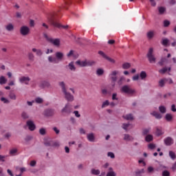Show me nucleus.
I'll return each instance as SVG.
<instances>
[{
  "mask_svg": "<svg viewBox=\"0 0 176 176\" xmlns=\"http://www.w3.org/2000/svg\"><path fill=\"white\" fill-rule=\"evenodd\" d=\"M20 83H24L25 85H29L31 78L28 76H21L19 78Z\"/></svg>",
  "mask_w": 176,
  "mask_h": 176,
  "instance_id": "8",
  "label": "nucleus"
},
{
  "mask_svg": "<svg viewBox=\"0 0 176 176\" xmlns=\"http://www.w3.org/2000/svg\"><path fill=\"white\" fill-rule=\"evenodd\" d=\"M156 135H162V134H164V133H163V131H162V129H159V128H157V129H156Z\"/></svg>",
  "mask_w": 176,
  "mask_h": 176,
  "instance_id": "46",
  "label": "nucleus"
},
{
  "mask_svg": "<svg viewBox=\"0 0 176 176\" xmlns=\"http://www.w3.org/2000/svg\"><path fill=\"white\" fill-rule=\"evenodd\" d=\"M48 61L49 63H52V64H58V63H60L58 59L52 56H48Z\"/></svg>",
  "mask_w": 176,
  "mask_h": 176,
  "instance_id": "16",
  "label": "nucleus"
},
{
  "mask_svg": "<svg viewBox=\"0 0 176 176\" xmlns=\"http://www.w3.org/2000/svg\"><path fill=\"white\" fill-rule=\"evenodd\" d=\"M118 74H119L118 71L114 70L113 72H111V74L109 75L110 79L112 80V82H116V80H118V77L116 76V75H118Z\"/></svg>",
  "mask_w": 176,
  "mask_h": 176,
  "instance_id": "6",
  "label": "nucleus"
},
{
  "mask_svg": "<svg viewBox=\"0 0 176 176\" xmlns=\"http://www.w3.org/2000/svg\"><path fill=\"white\" fill-rule=\"evenodd\" d=\"M21 118H23V119H28L30 116H28V113H27L25 111H23L21 113Z\"/></svg>",
  "mask_w": 176,
  "mask_h": 176,
  "instance_id": "45",
  "label": "nucleus"
},
{
  "mask_svg": "<svg viewBox=\"0 0 176 176\" xmlns=\"http://www.w3.org/2000/svg\"><path fill=\"white\" fill-rule=\"evenodd\" d=\"M158 10H159L160 14H163V13H164V12H166V8L159 7Z\"/></svg>",
  "mask_w": 176,
  "mask_h": 176,
  "instance_id": "44",
  "label": "nucleus"
},
{
  "mask_svg": "<svg viewBox=\"0 0 176 176\" xmlns=\"http://www.w3.org/2000/svg\"><path fill=\"white\" fill-rule=\"evenodd\" d=\"M39 87L45 89V87H50V82L49 81H41L39 84Z\"/></svg>",
  "mask_w": 176,
  "mask_h": 176,
  "instance_id": "14",
  "label": "nucleus"
},
{
  "mask_svg": "<svg viewBox=\"0 0 176 176\" xmlns=\"http://www.w3.org/2000/svg\"><path fill=\"white\" fill-rule=\"evenodd\" d=\"M144 173H145V170L144 168L138 169L135 171V175L136 176H140V175H142V174H144Z\"/></svg>",
  "mask_w": 176,
  "mask_h": 176,
  "instance_id": "26",
  "label": "nucleus"
},
{
  "mask_svg": "<svg viewBox=\"0 0 176 176\" xmlns=\"http://www.w3.org/2000/svg\"><path fill=\"white\" fill-rule=\"evenodd\" d=\"M105 59L107 60V61H109V63H111V64H115V63H116L114 59H113L112 58H110L108 56L105 58Z\"/></svg>",
  "mask_w": 176,
  "mask_h": 176,
  "instance_id": "48",
  "label": "nucleus"
},
{
  "mask_svg": "<svg viewBox=\"0 0 176 176\" xmlns=\"http://www.w3.org/2000/svg\"><path fill=\"white\" fill-rule=\"evenodd\" d=\"M27 126H28L30 131H34L36 129V126L32 120L27 121Z\"/></svg>",
  "mask_w": 176,
  "mask_h": 176,
  "instance_id": "10",
  "label": "nucleus"
},
{
  "mask_svg": "<svg viewBox=\"0 0 176 176\" xmlns=\"http://www.w3.org/2000/svg\"><path fill=\"white\" fill-rule=\"evenodd\" d=\"M162 175L163 176H170V172H168V170H164L162 172Z\"/></svg>",
  "mask_w": 176,
  "mask_h": 176,
  "instance_id": "59",
  "label": "nucleus"
},
{
  "mask_svg": "<svg viewBox=\"0 0 176 176\" xmlns=\"http://www.w3.org/2000/svg\"><path fill=\"white\" fill-rule=\"evenodd\" d=\"M62 112L71 113V112H72V106L69 103L66 104L65 107L62 109Z\"/></svg>",
  "mask_w": 176,
  "mask_h": 176,
  "instance_id": "7",
  "label": "nucleus"
},
{
  "mask_svg": "<svg viewBox=\"0 0 176 176\" xmlns=\"http://www.w3.org/2000/svg\"><path fill=\"white\" fill-rule=\"evenodd\" d=\"M131 67V65L129 63H125L122 65L123 69H129Z\"/></svg>",
  "mask_w": 176,
  "mask_h": 176,
  "instance_id": "39",
  "label": "nucleus"
},
{
  "mask_svg": "<svg viewBox=\"0 0 176 176\" xmlns=\"http://www.w3.org/2000/svg\"><path fill=\"white\" fill-rule=\"evenodd\" d=\"M107 155L109 156V157H111V159H115V154L112 152H109L107 153Z\"/></svg>",
  "mask_w": 176,
  "mask_h": 176,
  "instance_id": "53",
  "label": "nucleus"
},
{
  "mask_svg": "<svg viewBox=\"0 0 176 176\" xmlns=\"http://www.w3.org/2000/svg\"><path fill=\"white\" fill-rule=\"evenodd\" d=\"M35 101L37 104H42V102H43V99H42L41 98H36L35 99Z\"/></svg>",
  "mask_w": 176,
  "mask_h": 176,
  "instance_id": "51",
  "label": "nucleus"
},
{
  "mask_svg": "<svg viewBox=\"0 0 176 176\" xmlns=\"http://www.w3.org/2000/svg\"><path fill=\"white\" fill-rule=\"evenodd\" d=\"M5 138H10L12 137V133L10 132H8L4 135Z\"/></svg>",
  "mask_w": 176,
  "mask_h": 176,
  "instance_id": "56",
  "label": "nucleus"
},
{
  "mask_svg": "<svg viewBox=\"0 0 176 176\" xmlns=\"http://www.w3.org/2000/svg\"><path fill=\"white\" fill-rule=\"evenodd\" d=\"M95 64H96V62L94 60H85L86 67H92V65H94Z\"/></svg>",
  "mask_w": 176,
  "mask_h": 176,
  "instance_id": "27",
  "label": "nucleus"
},
{
  "mask_svg": "<svg viewBox=\"0 0 176 176\" xmlns=\"http://www.w3.org/2000/svg\"><path fill=\"white\" fill-rule=\"evenodd\" d=\"M165 119L167 122H171V120H173V115L171 113H166Z\"/></svg>",
  "mask_w": 176,
  "mask_h": 176,
  "instance_id": "30",
  "label": "nucleus"
},
{
  "mask_svg": "<svg viewBox=\"0 0 176 176\" xmlns=\"http://www.w3.org/2000/svg\"><path fill=\"white\" fill-rule=\"evenodd\" d=\"M146 36H147L148 39H153V36H155V32L152 31V30L148 31L146 33Z\"/></svg>",
  "mask_w": 176,
  "mask_h": 176,
  "instance_id": "20",
  "label": "nucleus"
},
{
  "mask_svg": "<svg viewBox=\"0 0 176 176\" xmlns=\"http://www.w3.org/2000/svg\"><path fill=\"white\" fill-rule=\"evenodd\" d=\"M96 74L98 76H101V75H103L104 74V69H98L96 70Z\"/></svg>",
  "mask_w": 176,
  "mask_h": 176,
  "instance_id": "42",
  "label": "nucleus"
},
{
  "mask_svg": "<svg viewBox=\"0 0 176 176\" xmlns=\"http://www.w3.org/2000/svg\"><path fill=\"white\" fill-rule=\"evenodd\" d=\"M153 116H155V119H162V116L157 111H153L151 113Z\"/></svg>",
  "mask_w": 176,
  "mask_h": 176,
  "instance_id": "25",
  "label": "nucleus"
},
{
  "mask_svg": "<svg viewBox=\"0 0 176 176\" xmlns=\"http://www.w3.org/2000/svg\"><path fill=\"white\" fill-rule=\"evenodd\" d=\"M66 68L67 69H69L70 71H73V72H75V71H76V67H75L74 62H71L67 65H66Z\"/></svg>",
  "mask_w": 176,
  "mask_h": 176,
  "instance_id": "15",
  "label": "nucleus"
},
{
  "mask_svg": "<svg viewBox=\"0 0 176 176\" xmlns=\"http://www.w3.org/2000/svg\"><path fill=\"white\" fill-rule=\"evenodd\" d=\"M121 92L124 93L125 94H129L130 96H133V94H135L137 91L135 89L130 87L129 85H124L121 87Z\"/></svg>",
  "mask_w": 176,
  "mask_h": 176,
  "instance_id": "3",
  "label": "nucleus"
},
{
  "mask_svg": "<svg viewBox=\"0 0 176 176\" xmlns=\"http://www.w3.org/2000/svg\"><path fill=\"white\" fill-rule=\"evenodd\" d=\"M167 43H168V39L165 38L162 41V45H164V46H166Z\"/></svg>",
  "mask_w": 176,
  "mask_h": 176,
  "instance_id": "64",
  "label": "nucleus"
},
{
  "mask_svg": "<svg viewBox=\"0 0 176 176\" xmlns=\"http://www.w3.org/2000/svg\"><path fill=\"white\" fill-rule=\"evenodd\" d=\"M133 140H134V138H133V136H131L129 134L124 135V141H133Z\"/></svg>",
  "mask_w": 176,
  "mask_h": 176,
  "instance_id": "23",
  "label": "nucleus"
},
{
  "mask_svg": "<svg viewBox=\"0 0 176 176\" xmlns=\"http://www.w3.org/2000/svg\"><path fill=\"white\" fill-rule=\"evenodd\" d=\"M1 101H2L4 104H9L10 101L8 100L6 98H1Z\"/></svg>",
  "mask_w": 176,
  "mask_h": 176,
  "instance_id": "52",
  "label": "nucleus"
},
{
  "mask_svg": "<svg viewBox=\"0 0 176 176\" xmlns=\"http://www.w3.org/2000/svg\"><path fill=\"white\" fill-rule=\"evenodd\" d=\"M6 82H8V80H6L5 76H1L0 77V85H5V83H6Z\"/></svg>",
  "mask_w": 176,
  "mask_h": 176,
  "instance_id": "34",
  "label": "nucleus"
},
{
  "mask_svg": "<svg viewBox=\"0 0 176 176\" xmlns=\"http://www.w3.org/2000/svg\"><path fill=\"white\" fill-rule=\"evenodd\" d=\"M55 56L56 60L60 63V61H62L63 58H64V54L63 52H57L55 54Z\"/></svg>",
  "mask_w": 176,
  "mask_h": 176,
  "instance_id": "13",
  "label": "nucleus"
},
{
  "mask_svg": "<svg viewBox=\"0 0 176 176\" xmlns=\"http://www.w3.org/2000/svg\"><path fill=\"white\" fill-rule=\"evenodd\" d=\"M100 170L98 169H91V173L93 174V175H100Z\"/></svg>",
  "mask_w": 176,
  "mask_h": 176,
  "instance_id": "32",
  "label": "nucleus"
},
{
  "mask_svg": "<svg viewBox=\"0 0 176 176\" xmlns=\"http://www.w3.org/2000/svg\"><path fill=\"white\" fill-rule=\"evenodd\" d=\"M53 145V142H46L45 143V146H52Z\"/></svg>",
  "mask_w": 176,
  "mask_h": 176,
  "instance_id": "62",
  "label": "nucleus"
},
{
  "mask_svg": "<svg viewBox=\"0 0 176 176\" xmlns=\"http://www.w3.org/2000/svg\"><path fill=\"white\" fill-rule=\"evenodd\" d=\"M145 140L146 142H151V141L153 140V136L152 135H147L145 138Z\"/></svg>",
  "mask_w": 176,
  "mask_h": 176,
  "instance_id": "33",
  "label": "nucleus"
},
{
  "mask_svg": "<svg viewBox=\"0 0 176 176\" xmlns=\"http://www.w3.org/2000/svg\"><path fill=\"white\" fill-rule=\"evenodd\" d=\"M48 20L50 24H52V25H54V27H57L58 28H60V27L61 26L60 23H58V22L56 21V19L53 17L49 18Z\"/></svg>",
  "mask_w": 176,
  "mask_h": 176,
  "instance_id": "9",
  "label": "nucleus"
},
{
  "mask_svg": "<svg viewBox=\"0 0 176 176\" xmlns=\"http://www.w3.org/2000/svg\"><path fill=\"white\" fill-rule=\"evenodd\" d=\"M108 105H109V101L105 100L104 102H103V103L102 104V108H105V107H108Z\"/></svg>",
  "mask_w": 176,
  "mask_h": 176,
  "instance_id": "49",
  "label": "nucleus"
},
{
  "mask_svg": "<svg viewBox=\"0 0 176 176\" xmlns=\"http://www.w3.org/2000/svg\"><path fill=\"white\" fill-rule=\"evenodd\" d=\"M125 80H126V78H124V76H122L120 77V78L117 81V83L119 86H122V85H123V83H124Z\"/></svg>",
  "mask_w": 176,
  "mask_h": 176,
  "instance_id": "21",
  "label": "nucleus"
},
{
  "mask_svg": "<svg viewBox=\"0 0 176 176\" xmlns=\"http://www.w3.org/2000/svg\"><path fill=\"white\" fill-rule=\"evenodd\" d=\"M146 57L151 64H155L156 63V57L153 55V48H149Z\"/></svg>",
  "mask_w": 176,
  "mask_h": 176,
  "instance_id": "4",
  "label": "nucleus"
},
{
  "mask_svg": "<svg viewBox=\"0 0 176 176\" xmlns=\"http://www.w3.org/2000/svg\"><path fill=\"white\" fill-rule=\"evenodd\" d=\"M28 57L30 61H34L35 58V56L34 55V54H32V52H30L28 55Z\"/></svg>",
  "mask_w": 176,
  "mask_h": 176,
  "instance_id": "38",
  "label": "nucleus"
},
{
  "mask_svg": "<svg viewBox=\"0 0 176 176\" xmlns=\"http://www.w3.org/2000/svg\"><path fill=\"white\" fill-rule=\"evenodd\" d=\"M170 25V21L165 20L164 21V27H168Z\"/></svg>",
  "mask_w": 176,
  "mask_h": 176,
  "instance_id": "60",
  "label": "nucleus"
},
{
  "mask_svg": "<svg viewBox=\"0 0 176 176\" xmlns=\"http://www.w3.org/2000/svg\"><path fill=\"white\" fill-rule=\"evenodd\" d=\"M76 63L80 67H86V60H77Z\"/></svg>",
  "mask_w": 176,
  "mask_h": 176,
  "instance_id": "31",
  "label": "nucleus"
},
{
  "mask_svg": "<svg viewBox=\"0 0 176 176\" xmlns=\"http://www.w3.org/2000/svg\"><path fill=\"white\" fill-rule=\"evenodd\" d=\"M167 63V58H162L160 61L158 63L160 65L163 66L164 63Z\"/></svg>",
  "mask_w": 176,
  "mask_h": 176,
  "instance_id": "36",
  "label": "nucleus"
},
{
  "mask_svg": "<svg viewBox=\"0 0 176 176\" xmlns=\"http://www.w3.org/2000/svg\"><path fill=\"white\" fill-rule=\"evenodd\" d=\"M9 98H10V100H16L17 98V96H16V94L14 93L11 92L9 94Z\"/></svg>",
  "mask_w": 176,
  "mask_h": 176,
  "instance_id": "40",
  "label": "nucleus"
},
{
  "mask_svg": "<svg viewBox=\"0 0 176 176\" xmlns=\"http://www.w3.org/2000/svg\"><path fill=\"white\" fill-rule=\"evenodd\" d=\"M169 156L172 159V160H175L176 155L174 151H169Z\"/></svg>",
  "mask_w": 176,
  "mask_h": 176,
  "instance_id": "41",
  "label": "nucleus"
},
{
  "mask_svg": "<svg viewBox=\"0 0 176 176\" xmlns=\"http://www.w3.org/2000/svg\"><path fill=\"white\" fill-rule=\"evenodd\" d=\"M140 76L142 80L146 78V72L142 71L140 72Z\"/></svg>",
  "mask_w": 176,
  "mask_h": 176,
  "instance_id": "37",
  "label": "nucleus"
},
{
  "mask_svg": "<svg viewBox=\"0 0 176 176\" xmlns=\"http://www.w3.org/2000/svg\"><path fill=\"white\" fill-rule=\"evenodd\" d=\"M107 176H116V173L113 171L112 167L109 168V172L107 173Z\"/></svg>",
  "mask_w": 176,
  "mask_h": 176,
  "instance_id": "22",
  "label": "nucleus"
},
{
  "mask_svg": "<svg viewBox=\"0 0 176 176\" xmlns=\"http://www.w3.org/2000/svg\"><path fill=\"white\" fill-rule=\"evenodd\" d=\"M59 86L62 89V92L63 93V94L65 96V100L68 102H72L73 101H74L75 98L74 97V95H72V94H71V93L67 91V87H65V82H64V81L60 82Z\"/></svg>",
  "mask_w": 176,
  "mask_h": 176,
  "instance_id": "1",
  "label": "nucleus"
},
{
  "mask_svg": "<svg viewBox=\"0 0 176 176\" xmlns=\"http://www.w3.org/2000/svg\"><path fill=\"white\" fill-rule=\"evenodd\" d=\"M149 133V129H144L142 131L143 135H146Z\"/></svg>",
  "mask_w": 176,
  "mask_h": 176,
  "instance_id": "57",
  "label": "nucleus"
},
{
  "mask_svg": "<svg viewBox=\"0 0 176 176\" xmlns=\"http://www.w3.org/2000/svg\"><path fill=\"white\" fill-rule=\"evenodd\" d=\"M43 115L44 116H47V117L53 116L54 115V110L50 109H46L44 111Z\"/></svg>",
  "mask_w": 176,
  "mask_h": 176,
  "instance_id": "12",
  "label": "nucleus"
},
{
  "mask_svg": "<svg viewBox=\"0 0 176 176\" xmlns=\"http://www.w3.org/2000/svg\"><path fill=\"white\" fill-rule=\"evenodd\" d=\"M159 111L161 113H166V107L164 106H160L159 107Z\"/></svg>",
  "mask_w": 176,
  "mask_h": 176,
  "instance_id": "35",
  "label": "nucleus"
},
{
  "mask_svg": "<svg viewBox=\"0 0 176 176\" xmlns=\"http://www.w3.org/2000/svg\"><path fill=\"white\" fill-rule=\"evenodd\" d=\"M42 54H43V52H42L41 50H38L36 52V56H38V57H41V56H42Z\"/></svg>",
  "mask_w": 176,
  "mask_h": 176,
  "instance_id": "55",
  "label": "nucleus"
},
{
  "mask_svg": "<svg viewBox=\"0 0 176 176\" xmlns=\"http://www.w3.org/2000/svg\"><path fill=\"white\" fill-rule=\"evenodd\" d=\"M122 129L125 130V131H129V129H133V125L130 123H124L122 124Z\"/></svg>",
  "mask_w": 176,
  "mask_h": 176,
  "instance_id": "18",
  "label": "nucleus"
},
{
  "mask_svg": "<svg viewBox=\"0 0 176 176\" xmlns=\"http://www.w3.org/2000/svg\"><path fill=\"white\" fill-rule=\"evenodd\" d=\"M148 149H151L152 151L156 148V144L153 143H151L148 145Z\"/></svg>",
  "mask_w": 176,
  "mask_h": 176,
  "instance_id": "47",
  "label": "nucleus"
},
{
  "mask_svg": "<svg viewBox=\"0 0 176 176\" xmlns=\"http://www.w3.org/2000/svg\"><path fill=\"white\" fill-rule=\"evenodd\" d=\"M44 38H45L46 41L47 42H50V43H52L54 46H56V47H60V38H53L47 35V34L44 33Z\"/></svg>",
  "mask_w": 176,
  "mask_h": 176,
  "instance_id": "2",
  "label": "nucleus"
},
{
  "mask_svg": "<svg viewBox=\"0 0 176 176\" xmlns=\"http://www.w3.org/2000/svg\"><path fill=\"white\" fill-rule=\"evenodd\" d=\"M164 142L165 145L170 146L174 144V140L170 137H168L164 139Z\"/></svg>",
  "mask_w": 176,
  "mask_h": 176,
  "instance_id": "11",
  "label": "nucleus"
},
{
  "mask_svg": "<svg viewBox=\"0 0 176 176\" xmlns=\"http://www.w3.org/2000/svg\"><path fill=\"white\" fill-rule=\"evenodd\" d=\"M19 32L22 36H27L31 33V29L27 25H22L19 29Z\"/></svg>",
  "mask_w": 176,
  "mask_h": 176,
  "instance_id": "5",
  "label": "nucleus"
},
{
  "mask_svg": "<svg viewBox=\"0 0 176 176\" xmlns=\"http://www.w3.org/2000/svg\"><path fill=\"white\" fill-rule=\"evenodd\" d=\"M87 138L88 141H89L90 142H94V140H96V138L94 137V133H89L87 135Z\"/></svg>",
  "mask_w": 176,
  "mask_h": 176,
  "instance_id": "19",
  "label": "nucleus"
},
{
  "mask_svg": "<svg viewBox=\"0 0 176 176\" xmlns=\"http://www.w3.org/2000/svg\"><path fill=\"white\" fill-rule=\"evenodd\" d=\"M39 134H41V135H46V129H45V128L40 129H39Z\"/></svg>",
  "mask_w": 176,
  "mask_h": 176,
  "instance_id": "43",
  "label": "nucleus"
},
{
  "mask_svg": "<svg viewBox=\"0 0 176 176\" xmlns=\"http://www.w3.org/2000/svg\"><path fill=\"white\" fill-rule=\"evenodd\" d=\"M167 83V78H162L159 81L160 87H164V85Z\"/></svg>",
  "mask_w": 176,
  "mask_h": 176,
  "instance_id": "24",
  "label": "nucleus"
},
{
  "mask_svg": "<svg viewBox=\"0 0 176 176\" xmlns=\"http://www.w3.org/2000/svg\"><path fill=\"white\" fill-rule=\"evenodd\" d=\"M6 30L10 32L13 31V30H14V26L13 25V24L9 23L6 26Z\"/></svg>",
  "mask_w": 176,
  "mask_h": 176,
  "instance_id": "28",
  "label": "nucleus"
},
{
  "mask_svg": "<svg viewBox=\"0 0 176 176\" xmlns=\"http://www.w3.org/2000/svg\"><path fill=\"white\" fill-rule=\"evenodd\" d=\"M124 119H126V120H133L134 117L133 116V114H127L126 116H123Z\"/></svg>",
  "mask_w": 176,
  "mask_h": 176,
  "instance_id": "29",
  "label": "nucleus"
},
{
  "mask_svg": "<svg viewBox=\"0 0 176 176\" xmlns=\"http://www.w3.org/2000/svg\"><path fill=\"white\" fill-rule=\"evenodd\" d=\"M138 79H140V76H139L138 74L135 75V76H133V78H132V80H134V81L138 80Z\"/></svg>",
  "mask_w": 176,
  "mask_h": 176,
  "instance_id": "61",
  "label": "nucleus"
},
{
  "mask_svg": "<svg viewBox=\"0 0 176 176\" xmlns=\"http://www.w3.org/2000/svg\"><path fill=\"white\" fill-rule=\"evenodd\" d=\"M18 152H19V149H17L16 148H13L10 150L9 155H10V156H16L18 155V153H17Z\"/></svg>",
  "mask_w": 176,
  "mask_h": 176,
  "instance_id": "17",
  "label": "nucleus"
},
{
  "mask_svg": "<svg viewBox=\"0 0 176 176\" xmlns=\"http://www.w3.org/2000/svg\"><path fill=\"white\" fill-rule=\"evenodd\" d=\"M167 71H168V69H167V67H164V68L160 69L159 72H160V74H164L165 72H167Z\"/></svg>",
  "mask_w": 176,
  "mask_h": 176,
  "instance_id": "50",
  "label": "nucleus"
},
{
  "mask_svg": "<svg viewBox=\"0 0 176 176\" xmlns=\"http://www.w3.org/2000/svg\"><path fill=\"white\" fill-rule=\"evenodd\" d=\"M98 54H100V56H102L103 57V58H107V54H105V53H104V52L102 51H99L98 52Z\"/></svg>",
  "mask_w": 176,
  "mask_h": 176,
  "instance_id": "54",
  "label": "nucleus"
},
{
  "mask_svg": "<svg viewBox=\"0 0 176 176\" xmlns=\"http://www.w3.org/2000/svg\"><path fill=\"white\" fill-rule=\"evenodd\" d=\"M112 100H118V94H113V95H112Z\"/></svg>",
  "mask_w": 176,
  "mask_h": 176,
  "instance_id": "63",
  "label": "nucleus"
},
{
  "mask_svg": "<svg viewBox=\"0 0 176 176\" xmlns=\"http://www.w3.org/2000/svg\"><path fill=\"white\" fill-rule=\"evenodd\" d=\"M30 165L31 167H35L36 166V161L35 160L31 161Z\"/></svg>",
  "mask_w": 176,
  "mask_h": 176,
  "instance_id": "58",
  "label": "nucleus"
}]
</instances>
